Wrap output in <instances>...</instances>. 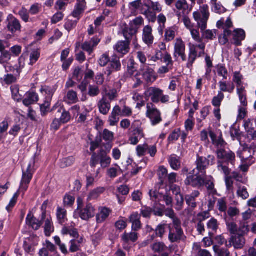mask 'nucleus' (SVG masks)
<instances>
[{
  "label": "nucleus",
  "mask_w": 256,
  "mask_h": 256,
  "mask_svg": "<svg viewBox=\"0 0 256 256\" xmlns=\"http://www.w3.org/2000/svg\"><path fill=\"white\" fill-rule=\"evenodd\" d=\"M207 228L212 232L216 231L218 228V220L214 218H212L207 224Z\"/></svg>",
  "instance_id": "49"
},
{
  "label": "nucleus",
  "mask_w": 256,
  "mask_h": 256,
  "mask_svg": "<svg viewBox=\"0 0 256 256\" xmlns=\"http://www.w3.org/2000/svg\"><path fill=\"white\" fill-rule=\"evenodd\" d=\"M197 56L198 52L197 50L194 49V47H190L188 60L187 64V66L189 68L192 66V64L195 61Z\"/></svg>",
  "instance_id": "35"
},
{
  "label": "nucleus",
  "mask_w": 256,
  "mask_h": 256,
  "mask_svg": "<svg viewBox=\"0 0 256 256\" xmlns=\"http://www.w3.org/2000/svg\"><path fill=\"white\" fill-rule=\"evenodd\" d=\"M140 71L144 79L148 84H152L156 79L154 70L148 64L142 65Z\"/></svg>",
  "instance_id": "9"
},
{
  "label": "nucleus",
  "mask_w": 256,
  "mask_h": 256,
  "mask_svg": "<svg viewBox=\"0 0 256 256\" xmlns=\"http://www.w3.org/2000/svg\"><path fill=\"white\" fill-rule=\"evenodd\" d=\"M237 194L239 197L242 198L244 200L247 199L249 197V194L248 192L246 187L239 186L237 191Z\"/></svg>",
  "instance_id": "50"
},
{
  "label": "nucleus",
  "mask_w": 256,
  "mask_h": 256,
  "mask_svg": "<svg viewBox=\"0 0 256 256\" xmlns=\"http://www.w3.org/2000/svg\"><path fill=\"white\" fill-rule=\"evenodd\" d=\"M138 239V233L134 232H130L128 233L125 232L122 236V240L124 244H128L130 242H134Z\"/></svg>",
  "instance_id": "26"
},
{
  "label": "nucleus",
  "mask_w": 256,
  "mask_h": 256,
  "mask_svg": "<svg viewBox=\"0 0 256 256\" xmlns=\"http://www.w3.org/2000/svg\"><path fill=\"white\" fill-rule=\"evenodd\" d=\"M44 220H39L34 218L31 214H28L26 218V224L30 226L34 230H38L42 225V222Z\"/></svg>",
  "instance_id": "19"
},
{
  "label": "nucleus",
  "mask_w": 256,
  "mask_h": 256,
  "mask_svg": "<svg viewBox=\"0 0 256 256\" xmlns=\"http://www.w3.org/2000/svg\"><path fill=\"white\" fill-rule=\"evenodd\" d=\"M175 37V29L170 28L166 30L165 39L167 42H170L174 39Z\"/></svg>",
  "instance_id": "53"
},
{
  "label": "nucleus",
  "mask_w": 256,
  "mask_h": 256,
  "mask_svg": "<svg viewBox=\"0 0 256 256\" xmlns=\"http://www.w3.org/2000/svg\"><path fill=\"white\" fill-rule=\"evenodd\" d=\"M148 144H140L136 148V154L139 157L144 156L148 151Z\"/></svg>",
  "instance_id": "45"
},
{
  "label": "nucleus",
  "mask_w": 256,
  "mask_h": 256,
  "mask_svg": "<svg viewBox=\"0 0 256 256\" xmlns=\"http://www.w3.org/2000/svg\"><path fill=\"white\" fill-rule=\"evenodd\" d=\"M218 76L223 77L224 79L228 78V70L225 66L222 65H218Z\"/></svg>",
  "instance_id": "58"
},
{
  "label": "nucleus",
  "mask_w": 256,
  "mask_h": 256,
  "mask_svg": "<svg viewBox=\"0 0 256 256\" xmlns=\"http://www.w3.org/2000/svg\"><path fill=\"white\" fill-rule=\"evenodd\" d=\"M142 39L143 42L148 46H151L154 41L152 28L150 26H145L142 30Z\"/></svg>",
  "instance_id": "11"
},
{
  "label": "nucleus",
  "mask_w": 256,
  "mask_h": 256,
  "mask_svg": "<svg viewBox=\"0 0 256 256\" xmlns=\"http://www.w3.org/2000/svg\"><path fill=\"white\" fill-rule=\"evenodd\" d=\"M166 17L162 14L158 15V22L159 24L158 30L160 34H163L164 29L165 28V23L166 22Z\"/></svg>",
  "instance_id": "39"
},
{
  "label": "nucleus",
  "mask_w": 256,
  "mask_h": 256,
  "mask_svg": "<svg viewBox=\"0 0 256 256\" xmlns=\"http://www.w3.org/2000/svg\"><path fill=\"white\" fill-rule=\"evenodd\" d=\"M70 118L71 116L69 112H67L66 110H64L62 112L60 119L59 120L62 122V123L66 124L70 120Z\"/></svg>",
  "instance_id": "64"
},
{
  "label": "nucleus",
  "mask_w": 256,
  "mask_h": 256,
  "mask_svg": "<svg viewBox=\"0 0 256 256\" xmlns=\"http://www.w3.org/2000/svg\"><path fill=\"white\" fill-rule=\"evenodd\" d=\"M100 94V90L98 87L94 85H90L88 86V94L94 97L98 96Z\"/></svg>",
  "instance_id": "51"
},
{
  "label": "nucleus",
  "mask_w": 256,
  "mask_h": 256,
  "mask_svg": "<svg viewBox=\"0 0 256 256\" xmlns=\"http://www.w3.org/2000/svg\"><path fill=\"white\" fill-rule=\"evenodd\" d=\"M38 96L34 92H29L26 94V98L23 100L24 106H28L38 102Z\"/></svg>",
  "instance_id": "21"
},
{
  "label": "nucleus",
  "mask_w": 256,
  "mask_h": 256,
  "mask_svg": "<svg viewBox=\"0 0 256 256\" xmlns=\"http://www.w3.org/2000/svg\"><path fill=\"white\" fill-rule=\"evenodd\" d=\"M144 20L142 16H138L130 21V26L132 27V33H136L140 28L144 24Z\"/></svg>",
  "instance_id": "27"
},
{
  "label": "nucleus",
  "mask_w": 256,
  "mask_h": 256,
  "mask_svg": "<svg viewBox=\"0 0 256 256\" xmlns=\"http://www.w3.org/2000/svg\"><path fill=\"white\" fill-rule=\"evenodd\" d=\"M214 180L211 176L204 175V185L208 192L212 194H214L216 192V190L214 188Z\"/></svg>",
  "instance_id": "23"
},
{
  "label": "nucleus",
  "mask_w": 256,
  "mask_h": 256,
  "mask_svg": "<svg viewBox=\"0 0 256 256\" xmlns=\"http://www.w3.org/2000/svg\"><path fill=\"white\" fill-rule=\"evenodd\" d=\"M40 52L38 50H33L30 54V64L33 65L38 60L40 57Z\"/></svg>",
  "instance_id": "52"
},
{
  "label": "nucleus",
  "mask_w": 256,
  "mask_h": 256,
  "mask_svg": "<svg viewBox=\"0 0 256 256\" xmlns=\"http://www.w3.org/2000/svg\"><path fill=\"white\" fill-rule=\"evenodd\" d=\"M82 48L90 54L93 52L94 48L92 46L91 42H85L82 44Z\"/></svg>",
  "instance_id": "62"
},
{
  "label": "nucleus",
  "mask_w": 256,
  "mask_h": 256,
  "mask_svg": "<svg viewBox=\"0 0 256 256\" xmlns=\"http://www.w3.org/2000/svg\"><path fill=\"white\" fill-rule=\"evenodd\" d=\"M84 5L82 4H77L75 6L74 10L72 12V16L79 20L80 18V15L84 12Z\"/></svg>",
  "instance_id": "37"
},
{
  "label": "nucleus",
  "mask_w": 256,
  "mask_h": 256,
  "mask_svg": "<svg viewBox=\"0 0 256 256\" xmlns=\"http://www.w3.org/2000/svg\"><path fill=\"white\" fill-rule=\"evenodd\" d=\"M224 98V94L222 92H218V94L217 96H214L213 98L212 104L213 106L216 107H219L220 104L221 102L222 101L223 99Z\"/></svg>",
  "instance_id": "48"
},
{
  "label": "nucleus",
  "mask_w": 256,
  "mask_h": 256,
  "mask_svg": "<svg viewBox=\"0 0 256 256\" xmlns=\"http://www.w3.org/2000/svg\"><path fill=\"white\" fill-rule=\"evenodd\" d=\"M179 19L182 18L184 26L189 30L194 28V24L191 22L190 19L187 16V14H183L181 16H178Z\"/></svg>",
  "instance_id": "56"
},
{
  "label": "nucleus",
  "mask_w": 256,
  "mask_h": 256,
  "mask_svg": "<svg viewBox=\"0 0 256 256\" xmlns=\"http://www.w3.org/2000/svg\"><path fill=\"white\" fill-rule=\"evenodd\" d=\"M11 58L10 54L8 51H4L2 52L0 56V63L4 64L8 62Z\"/></svg>",
  "instance_id": "63"
},
{
  "label": "nucleus",
  "mask_w": 256,
  "mask_h": 256,
  "mask_svg": "<svg viewBox=\"0 0 256 256\" xmlns=\"http://www.w3.org/2000/svg\"><path fill=\"white\" fill-rule=\"evenodd\" d=\"M44 232L46 236H50L54 230L52 218L49 216L44 220Z\"/></svg>",
  "instance_id": "30"
},
{
  "label": "nucleus",
  "mask_w": 256,
  "mask_h": 256,
  "mask_svg": "<svg viewBox=\"0 0 256 256\" xmlns=\"http://www.w3.org/2000/svg\"><path fill=\"white\" fill-rule=\"evenodd\" d=\"M56 216L58 223L61 224L67 220V212L64 208L58 206L56 210Z\"/></svg>",
  "instance_id": "28"
},
{
  "label": "nucleus",
  "mask_w": 256,
  "mask_h": 256,
  "mask_svg": "<svg viewBox=\"0 0 256 256\" xmlns=\"http://www.w3.org/2000/svg\"><path fill=\"white\" fill-rule=\"evenodd\" d=\"M20 191H18L16 193L14 194L12 198L10 200L9 204L6 206V209L8 211L10 212L11 210L14 207V206L16 205L18 198L19 196V192Z\"/></svg>",
  "instance_id": "54"
},
{
  "label": "nucleus",
  "mask_w": 256,
  "mask_h": 256,
  "mask_svg": "<svg viewBox=\"0 0 256 256\" xmlns=\"http://www.w3.org/2000/svg\"><path fill=\"white\" fill-rule=\"evenodd\" d=\"M193 16L197 22L198 28L200 29L201 32H204L206 28L207 22L210 16L208 6L207 5L202 6L199 11L193 13Z\"/></svg>",
  "instance_id": "3"
},
{
  "label": "nucleus",
  "mask_w": 256,
  "mask_h": 256,
  "mask_svg": "<svg viewBox=\"0 0 256 256\" xmlns=\"http://www.w3.org/2000/svg\"><path fill=\"white\" fill-rule=\"evenodd\" d=\"M146 97H151L154 102H158L162 95V90L156 88H150L144 92Z\"/></svg>",
  "instance_id": "12"
},
{
  "label": "nucleus",
  "mask_w": 256,
  "mask_h": 256,
  "mask_svg": "<svg viewBox=\"0 0 256 256\" xmlns=\"http://www.w3.org/2000/svg\"><path fill=\"white\" fill-rule=\"evenodd\" d=\"M102 238V233L100 231H98L95 234L92 236V240L93 244L96 246Z\"/></svg>",
  "instance_id": "60"
},
{
  "label": "nucleus",
  "mask_w": 256,
  "mask_h": 256,
  "mask_svg": "<svg viewBox=\"0 0 256 256\" xmlns=\"http://www.w3.org/2000/svg\"><path fill=\"white\" fill-rule=\"evenodd\" d=\"M217 158L218 160L223 161L226 164H231L234 165L236 156L234 153L232 151H226L222 148H218L216 151Z\"/></svg>",
  "instance_id": "6"
},
{
  "label": "nucleus",
  "mask_w": 256,
  "mask_h": 256,
  "mask_svg": "<svg viewBox=\"0 0 256 256\" xmlns=\"http://www.w3.org/2000/svg\"><path fill=\"white\" fill-rule=\"evenodd\" d=\"M213 250L216 256H230V252L226 248H220L218 246H214Z\"/></svg>",
  "instance_id": "40"
},
{
  "label": "nucleus",
  "mask_w": 256,
  "mask_h": 256,
  "mask_svg": "<svg viewBox=\"0 0 256 256\" xmlns=\"http://www.w3.org/2000/svg\"><path fill=\"white\" fill-rule=\"evenodd\" d=\"M75 158L73 156H68L62 158L60 164V166L62 168H66L68 166H72L74 162Z\"/></svg>",
  "instance_id": "42"
},
{
  "label": "nucleus",
  "mask_w": 256,
  "mask_h": 256,
  "mask_svg": "<svg viewBox=\"0 0 256 256\" xmlns=\"http://www.w3.org/2000/svg\"><path fill=\"white\" fill-rule=\"evenodd\" d=\"M40 92L46 96L48 100H51L54 94L53 89L48 86H42L40 89Z\"/></svg>",
  "instance_id": "47"
},
{
  "label": "nucleus",
  "mask_w": 256,
  "mask_h": 256,
  "mask_svg": "<svg viewBox=\"0 0 256 256\" xmlns=\"http://www.w3.org/2000/svg\"><path fill=\"white\" fill-rule=\"evenodd\" d=\"M226 226L228 227V231L230 232V234H238V228L237 224L236 222H227Z\"/></svg>",
  "instance_id": "55"
},
{
  "label": "nucleus",
  "mask_w": 256,
  "mask_h": 256,
  "mask_svg": "<svg viewBox=\"0 0 256 256\" xmlns=\"http://www.w3.org/2000/svg\"><path fill=\"white\" fill-rule=\"evenodd\" d=\"M247 151L244 148L242 151H238L237 152V155L240 158L242 161V164L239 166V169L243 172H247L250 166L253 162H252L253 158L252 156H246V154Z\"/></svg>",
  "instance_id": "8"
},
{
  "label": "nucleus",
  "mask_w": 256,
  "mask_h": 256,
  "mask_svg": "<svg viewBox=\"0 0 256 256\" xmlns=\"http://www.w3.org/2000/svg\"><path fill=\"white\" fill-rule=\"evenodd\" d=\"M218 169L219 171L222 172L225 176H229L230 172V170L228 166L224 164V162L222 160L218 161Z\"/></svg>",
  "instance_id": "44"
},
{
  "label": "nucleus",
  "mask_w": 256,
  "mask_h": 256,
  "mask_svg": "<svg viewBox=\"0 0 256 256\" xmlns=\"http://www.w3.org/2000/svg\"><path fill=\"white\" fill-rule=\"evenodd\" d=\"M152 251L156 253H160L164 252L167 247L162 242H156L151 246Z\"/></svg>",
  "instance_id": "33"
},
{
  "label": "nucleus",
  "mask_w": 256,
  "mask_h": 256,
  "mask_svg": "<svg viewBox=\"0 0 256 256\" xmlns=\"http://www.w3.org/2000/svg\"><path fill=\"white\" fill-rule=\"evenodd\" d=\"M36 161V156L35 155L32 158V160L28 164L26 170H22V176L18 190L22 192L23 194L27 190L29 184L32 178L34 172V168Z\"/></svg>",
  "instance_id": "2"
},
{
  "label": "nucleus",
  "mask_w": 256,
  "mask_h": 256,
  "mask_svg": "<svg viewBox=\"0 0 256 256\" xmlns=\"http://www.w3.org/2000/svg\"><path fill=\"white\" fill-rule=\"evenodd\" d=\"M158 176L159 179L160 180L161 183L164 184L168 175L167 170L164 166H160L158 168Z\"/></svg>",
  "instance_id": "46"
},
{
  "label": "nucleus",
  "mask_w": 256,
  "mask_h": 256,
  "mask_svg": "<svg viewBox=\"0 0 256 256\" xmlns=\"http://www.w3.org/2000/svg\"><path fill=\"white\" fill-rule=\"evenodd\" d=\"M220 92H228L229 93L233 92L235 86L234 84H227L226 82L220 81L219 82Z\"/></svg>",
  "instance_id": "31"
},
{
  "label": "nucleus",
  "mask_w": 256,
  "mask_h": 256,
  "mask_svg": "<svg viewBox=\"0 0 256 256\" xmlns=\"http://www.w3.org/2000/svg\"><path fill=\"white\" fill-rule=\"evenodd\" d=\"M84 242L82 237H80L78 239H73L70 241V251L71 252H75L80 250V244Z\"/></svg>",
  "instance_id": "29"
},
{
  "label": "nucleus",
  "mask_w": 256,
  "mask_h": 256,
  "mask_svg": "<svg viewBox=\"0 0 256 256\" xmlns=\"http://www.w3.org/2000/svg\"><path fill=\"white\" fill-rule=\"evenodd\" d=\"M200 194L198 190H194L190 194L186 195L185 200L187 204L192 208L197 206L196 202V198L199 196Z\"/></svg>",
  "instance_id": "22"
},
{
  "label": "nucleus",
  "mask_w": 256,
  "mask_h": 256,
  "mask_svg": "<svg viewBox=\"0 0 256 256\" xmlns=\"http://www.w3.org/2000/svg\"><path fill=\"white\" fill-rule=\"evenodd\" d=\"M62 232L63 234H69L71 236L74 238V239H78L79 234L76 228H68L67 227H64L62 230Z\"/></svg>",
  "instance_id": "34"
},
{
  "label": "nucleus",
  "mask_w": 256,
  "mask_h": 256,
  "mask_svg": "<svg viewBox=\"0 0 256 256\" xmlns=\"http://www.w3.org/2000/svg\"><path fill=\"white\" fill-rule=\"evenodd\" d=\"M244 236L240 234L232 236L229 240L230 246H231L232 244L235 248H242L245 244V239Z\"/></svg>",
  "instance_id": "16"
},
{
  "label": "nucleus",
  "mask_w": 256,
  "mask_h": 256,
  "mask_svg": "<svg viewBox=\"0 0 256 256\" xmlns=\"http://www.w3.org/2000/svg\"><path fill=\"white\" fill-rule=\"evenodd\" d=\"M110 62L109 56L108 54H103L98 60V64L100 66H106L108 62Z\"/></svg>",
  "instance_id": "61"
},
{
  "label": "nucleus",
  "mask_w": 256,
  "mask_h": 256,
  "mask_svg": "<svg viewBox=\"0 0 256 256\" xmlns=\"http://www.w3.org/2000/svg\"><path fill=\"white\" fill-rule=\"evenodd\" d=\"M105 141L108 142L110 144V142H112L114 140V133L107 129H104L102 133L100 134V136Z\"/></svg>",
  "instance_id": "43"
},
{
  "label": "nucleus",
  "mask_w": 256,
  "mask_h": 256,
  "mask_svg": "<svg viewBox=\"0 0 256 256\" xmlns=\"http://www.w3.org/2000/svg\"><path fill=\"white\" fill-rule=\"evenodd\" d=\"M146 108V116L150 120L152 125L159 124L162 120L160 111L152 103H148Z\"/></svg>",
  "instance_id": "4"
},
{
  "label": "nucleus",
  "mask_w": 256,
  "mask_h": 256,
  "mask_svg": "<svg viewBox=\"0 0 256 256\" xmlns=\"http://www.w3.org/2000/svg\"><path fill=\"white\" fill-rule=\"evenodd\" d=\"M103 96H106L109 101L111 102L114 100L118 96L117 91L116 89L110 90L108 92L106 93Z\"/></svg>",
  "instance_id": "59"
},
{
  "label": "nucleus",
  "mask_w": 256,
  "mask_h": 256,
  "mask_svg": "<svg viewBox=\"0 0 256 256\" xmlns=\"http://www.w3.org/2000/svg\"><path fill=\"white\" fill-rule=\"evenodd\" d=\"M122 65L120 58L116 56L113 58L110 62V64L104 70V74L108 76H110L112 72L120 71L121 69Z\"/></svg>",
  "instance_id": "10"
},
{
  "label": "nucleus",
  "mask_w": 256,
  "mask_h": 256,
  "mask_svg": "<svg viewBox=\"0 0 256 256\" xmlns=\"http://www.w3.org/2000/svg\"><path fill=\"white\" fill-rule=\"evenodd\" d=\"M112 210L106 207H100L98 212L96 214V222L98 224L104 222L108 218Z\"/></svg>",
  "instance_id": "13"
},
{
  "label": "nucleus",
  "mask_w": 256,
  "mask_h": 256,
  "mask_svg": "<svg viewBox=\"0 0 256 256\" xmlns=\"http://www.w3.org/2000/svg\"><path fill=\"white\" fill-rule=\"evenodd\" d=\"M177 54L181 56L182 60H186V57L184 54L185 46L181 40L177 39Z\"/></svg>",
  "instance_id": "32"
},
{
  "label": "nucleus",
  "mask_w": 256,
  "mask_h": 256,
  "mask_svg": "<svg viewBox=\"0 0 256 256\" xmlns=\"http://www.w3.org/2000/svg\"><path fill=\"white\" fill-rule=\"evenodd\" d=\"M134 134H138V136L130 137L129 140L132 144L136 145L138 142L139 140L142 137V134L140 130L137 128L134 130Z\"/></svg>",
  "instance_id": "41"
},
{
  "label": "nucleus",
  "mask_w": 256,
  "mask_h": 256,
  "mask_svg": "<svg viewBox=\"0 0 256 256\" xmlns=\"http://www.w3.org/2000/svg\"><path fill=\"white\" fill-rule=\"evenodd\" d=\"M198 172L194 176H188L184 181L186 185H190L194 188H200L204 185V178L205 174Z\"/></svg>",
  "instance_id": "5"
},
{
  "label": "nucleus",
  "mask_w": 256,
  "mask_h": 256,
  "mask_svg": "<svg viewBox=\"0 0 256 256\" xmlns=\"http://www.w3.org/2000/svg\"><path fill=\"white\" fill-rule=\"evenodd\" d=\"M9 16L10 18L8 19V22L7 26L8 30L12 33L20 30L21 26L19 20L14 18L12 16Z\"/></svg>",
  "instance_id": "18"
},
{
  "label": "nucleus",
  "mask_w": 256,
  "mask_h": 256,
  "mask_svg": "<svg viewBox=\"0 0 256 256\" xmlns=\"http://www.w3.org/2000/svg\"><path fill=\"white\" fill-rule=\"evenodd\" d=\"M114 49L122 56L128 54L130 50L128 41H120L114 46Z\"/></svg>",
  "instance_id": "15"
},
{
  "label": "nucleus",
  "mask_w": 256,
  "mask_h": 256,
  "mask_svg": "<svg viewBox=\"0 0 256 256\" xmlns=\"http://www.w3.org/2000/svg\"><path fill=\"white\" fill-rule=\"evenodd\" d=\"M64 100L69 104H76L78 102L77 92L74 90H70L64 98Z\"/></svg>",
  "instance_id": "24"
},
{
  "label": "nucleus",
  "mask_w": 256,
  "mask_h": 256,
  "mask_svg": "<svg viewBox=\"0 0 256 256\" xmlns=\"http://www.w3.org/2000/svg\"><path fill=\"white\" fill-rule=\"evenodd\" d=\"M112 148V145L108 144L106 148V150H101L97 154L94 153L92 156L90 166L92 168H94L98 164H100L102 168L108 167L111 162V158L108 155Z\"/></svg>",
  "instance_id": "1"
},
{
  "label": "nucleus",
  "mask_w": 256,
  "mask_h": 256,
  "mask_svg": "<svg viewBox=\"0 0 256 256\" xmlns=\"http://www.w3.org/2000/svg\"><path fill=\"white\" fill-rule=\"evenodd\" d=\"M245 38L246 34L243 30H236L233 33L234 44L236 46H240L242 42L244 40Z\"/></svg>",
  "instance_id": "20"
},
{
  "label": "nucleus",
  "mask_w": 256,
  "mask_h": 256,
  "mask_svg": "<svg viewBox=\"0 0 256 256\" xmlns=\"http://www.w3.org/2000/svg\"><path fill=\"white\" fill-rule=\"evenodd\" d=\"M105 190L104 187H98L92 190L88 195V199L93 200L97 198L100 194H102Z\"/></svg>",
  "instance_id": "38"
},
{
  "label": "nucleus",
  "mask_w": 256,
  "mask_h": 256,
  "mask_svg": "<svg viewBox=\"0 0 256 256\" xmlns=\"http://www.w3.org/2000/svg\"><path fill=\"white\" fill-rule=\"evenodd\" d=\"M188 5L186 0H179L177 2V16H181L183 14H188Z\"/></svg>",
  "instance_id": "25"
},
{
  "label": "nucleus",
  "mask_w": 256,
  "mask_h": 256,
  "mask_svg": "<svg viewBox=\"0 0 256 256\" xmlns=\"http://www.w3.org/2000/svg\"><path fill=\"white\" fill-rule=\"evenodd\" d=\"M96 210L95 207L91 204H88L84 208H82L80 210H76L75 212L83 220H88L94 218L96 215Z\"/></svg>",
  "instance_id": "7"
},
{
  "label": "nucleus",
  "mask_w": 256,
  "mask_h": 256,
  "mask_svg": "<svg viewBox=\"0 0 256 256\" xmlns=\"http://www.w3.org/2000/svg\"><path fill=\"white\" fill-rule=\"evenodd\" d=\"M196 169L201 174H206V170L208 166V161L207 158L203 156H197V160L196 162Z\"/></svg>",
  "instance_id": "17"
},
{
  "label": "nucleus",
  "mask_w": 256,
  "mask_h": 256,
  "mask_svg": "<svg viewBox=\"0 0 256 256\" xmlns=\"http://www.w3.org/2000/svg\"><path fill=\"white\" fill-rule=\"evenodd\" d=\"M78 20H68L64 24V28L68 31H70L72 29L74 28L78 23Z\"/></svg>",
  "instance_id": "57"
},
{
  "label": "nucleus",
  "mask_w": 256,
  "mask_h": 256,
  "mask_svg": "<svg viewBox=\"0 0 256 256\" xmlns=\"http://www.w3.org/2000/svg\"><path fill=\"white\" fill-rule=\"evenodd\" d=\"M250 231V227L248 223L244 222H240V226L238 228V234L245 236Z\"/></svg>",
  "instance_id": "36"
},
{
  "label": "nucleus",
  "mask_w": 256,
  "mask_h": 256,
  "mask_svg": "<svg viewBox=\"0 0 256 256\" xmlns=\"http://www.w3.org/2000/svg\"><path fill=\"white\" fill-rule=\"evenodd\" d=\"M98 106L100 112L104 115H106L110 110V102L106 96H102V98L98 102Z\"/></svg>",
  "instance_id": "14"
}]
</instances>
